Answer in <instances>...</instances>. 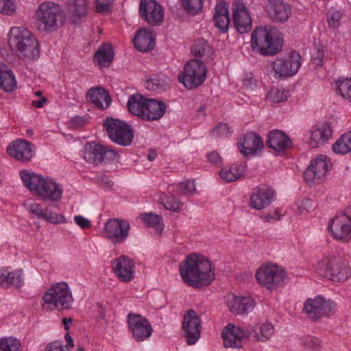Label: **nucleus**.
<instances>
[{"mask_svg": "<svg viewBox=\"0 0 351 351\" xmlns=\"http://www.w3.org/2000/svg\"><path fill=\"white\" fill-rule=\"evenodd\" d=\"M180 273L186 284L196 288L209 285L215 276L210 262L195 254L188 256L180 264Z\"/></svg>", "mask_w": 351, "mask_h": 351, "instance_id": "f257e3e1", "label": "nucleus"}, {"mask_svg": "<svg viewBox=\"0 0 351 351\" xmlns=\"http://www.w3.org/2000/svg\"><path fill=\"white\" fill-rule=\"evenodd\" d=\"M8 42L10 49L22 61L31 63L38 59V41L27 29L21 27H12L8 34Z\"/></svg>", "mask_w": 351, "mask_h": 351, "instance_id": "f03ea898", "label": "nucleus"}, {"mask_svg": "<svg viewBox=\"0 0 351 351\" xmlns=\"http://www.w3.org/2000/svg\"><path fill=\"white\" fill-rule=\"evenodd\" d=\"M282 39L278 29L271 25L256 27L251 36L253 50L263 56H274L282 47Z\"/></svg>", "mask_w": 351, "mask_h": 351, "instance_id": "7ed1b4c3", "label": "nucleus"}, {"mask_svg": "<svg viewBox=\"0 0 351 351\" xmlns=\"http://www.w3.org/2000/svg\"><path fill=\"white\" fill-rule=\"evenodd\" d=\"M20 175L24 185L36 195L51 201L61 198L62 190L52 180L26 171H21Z\"/></svg>", "mask_w": 351, "mask_h": 351, "instance_id": "20e7f679", "label": "nucleus"}, {"mask_svg": "<svg viewBox=\"0 0 351 351\" xmlns=\"http://www.w3.org/2000/svg\"><path fill=\"white\" fill-rule=\"evenodd\" d=\"M320 275L334 282H345L351 276L350 268L341 257H324L317 263Z\"/></svg>", "mask_w": 351, "mask_h": 351, "instance_id": "39448f33", "label": "nucleus"}, {"mask_svg": "<svg viewBox=\"0 0 351 351\" xmlns=\"http://www.w3.org/2000/svg\"><path fill=\"white\" fill-rule=\"evenodd\" d=\"M40 27L46 32H53L62 27L64 18L60 5L52 1L41 3L36 12Z\"/></svg>", "mask_w": 351, "mask_h": 351, "instance_id": "423d86ee", "label": "nucleus"}, {"mask_svg": "<svg viewBox=\"0 0 351 351\" xmlns=\"http://www.w3.org/2000/svg\"><path fill=\"white\" fill-rule=\"evenodd\" d=\"M43 300L50 308L57 310H66L71 307L73 302L71 291L67 283L58 282L51 287L44 294Z\"/></svg>", "mask_w": 351, "mask_h": 351, "instance_id": "0eeeda50", "label": "nucleus"}, {"mask_svg": "<svg viewBox=\"0 0 351 351\" xmlns=\"http://www.w3.org/2000/svg\"><path fill=\"white\" fill-rule=\"evenodd\" d=\"M207 69L202 62L193 59L185 65L179 81L188 89H193L200 86L206 80Z\"/></svg>", "mask_w": 351, "mask_h": 351, "instance_id": "6e6552de", "label": "nucleus"}, {"mask_svg": "<svg viewBox=\"0 0 351 351\" xmlns=\"http://www.w3.org/2000/svg\"><path fill=\"white\" fill-rule=\"evenodd\" d=\"M104 126L113 142L123 146L132 143L134 134L130 125L119 119L108 117L104 121Z\"/></svg>", "mask_w": 351, "mask_h": 351, "instance_id": "1a4fd4ad", "label": "nucleus"}, {"mask_svg": "<svg viewBox=\"0 0 351 351\" xmlns=\"http://www.w3.org/2000/svg\"><path fill=\"white\" fill-rule=\"evenodd\" d=\"M257 282L269 289H275L280 286L285 278L283 268L275 264H266L261 266L256 272Z\"/></svg>", "mask_w": 351, "mask_h": 351, "instance_id": "9d476101", "label": "nucleus"}, {"mask_svg": "<svg viewBox=\"0 0 351 351\" xmlns=\"http://www.w3.org/2000/svg\"><path fill=\"white\" fill-rule=\"evenodd\" d=\"M336 304L330 300L322 296L308 298L304 303L303 311L307 316L313 320L323 317H329L335 313Z\"/></svg>", "mask_w": 351, "mask_h": 351, "instance_id": "9b49d317", "label": "nucleus"}, {"mask_svg": "<svg viewBox=\"0 0 351 351\" xmlns=\"http://www.w3.org/2000/svg\"><path fill=\"white\" fill-rule=\"evenodd\" d=\"M328 230L337 240L343 242L351 240V206L346 208L342 214L330 219Z\"/></svg>", "mask_w": 351, "mask_h": 351, "instance_id": "f8f14e48", "label": "nucleus"}, {"mask_svg": "<svg viewBox=\"0 0 351 351\" xmlns=\"http://www.w3.org/2000/svg\"><path fill=\"white\" fill-rule=\"evenodd\" d=\"M130 230L129 221L119 218L110 219L104 226L106 238L114 244H119L125 241L129 236Z\"/></svg>", "mask_w": 351, "mask_h": 351, "instance_id": "ddd939ff", "label": "nucleus"}, {"mask_svg": "<svg viewBox=\"0 0 351 351\" xmlns=\"http://www.w3.org/2000/svg\"><path fill=\"white\" fill-rule=\"evenodd\" d=\"M138 14L151 26L160 25L164 19L162 7L156 0H140Z\"/></svg>", "mask_w": 351, "mask_h": 351, "instance_id": "4468645a", "label": "nucleus"}, {"mask_svg": "<svg viewBox=\"0 0 351 351\" xmlns=\"http://www.w3.org/2000/svg\"><path fill=\"white\" fill-rule=\"evenodd\" d=\"M300 53L293 51L287 59H277L271 63V67L279 77H287L295 75L301 66Z\"/></svg>", "mask_w": 351, "mask_h": 351, "instance_id": "2eb2a0df", "label": "nucleus"}, {"mask_svg": "<svg viewBox=\"0 0 351 351\" xmlns=\"http://www.w3.org/2000/svg\"><path fill=\"white\" fill-rule=\"evenodd\" d=\"M128 325L132 337L138 341L148 339L152 334L153 328L149 321L141 315L129 313Z\"/></svg>", "mask_w": 351, "mask_h": 351, "instance_id": "dca6fc26", "label": "nucleus"}, {"mask_svg": "<svg viewBox=\"0 0 351 351\" xmlns=\"http://www.w3.org/2000/svg\"><path fill=\"white\" fill-rule=\"evenodd\" d=\"M264 9L269 19L274 23H283L291 15V8L283 0H265Z\"/></svg>", "mask_w": 351, "mask_h": 351, "instance_id": "f3484780", "label": "nucleus"}, {"mask_svg": "<svg viewBox=\"0 0 351 351\" xmlns=\"http://www.w3.org/2000/svg\"><path fill=\"white\" fill-rule=\"evenodd\" d=\"M182 328L187 343L195 344L200 337L201 319L194 310L190 309L185 313Z\"/></svg>", "mask_w": 351, "mask_h": 351, "instance_id": "a211bd4d", "label": "nucleus"}, {"mask_svg": "<svg viewBox=\"0 0 351 351\" xmlns=\"http://www.w3.org/2000/svg\"><path fill=\"white\" fill-rule=\"evenodd\" d=\"M328 170L326 156L319 155L311 161V165L304 172V178L308 183H319L324 180Z\"/></svg>", "mask_w": 351, "mask_h": 351, "instance_id": "6ab92c4d", "label": "nucleus"}, {"mask_svg": "<svg viewBox=\"0 0 351 351\" xmlns=\"http://www.w3.org/2000/svg\"><path fill=\"white\" fill-rule=\"evenodd\" d=\"M233 23L235 29L240 34H245L252 28V19L247 8L240 1H235L232 3Z\"/></svg>", "mask_w": 351, "mask_h": 351, "instance_id": "aec40b11", "label": "nucleus"}, {"mask_svg": "<svg viewBox=\"0 0 351 351\" xmlns=\"http://www.w3.org/2000/svg\"><path fill=\"white\" fill-rule=\"evenodd\" d=\"M8 154L21 162H29L33 156V145L23 139L13 141L7 148Z\"/></svg>", "mask_w": 351, "mask_h": 351, "instance_id": "412c9836", "label": "nucleus"}, {"mask_svg": "<svg viewBox=\"0 0 351 351\" xmlns=\"http://www.w3.org/2000/svg\"><path fill=\"white\" fill-rule=\"evenodd\" d=\"M112 269L117 277L122 282H128L134 278V263L126 256H121L112 262Z\"/></svg>", "mask_w": 351, "mask_h": 351, "instance_id": "4be33fe9", "label": "nucleus"}, {"mask_svg": "<svg viewBox=\"0 0 351 351\" xmlns=\"http://www.w3.org/2000/svg\"><path fill=\"white\" fill-rule=\"evenodd\" d=\"M226 303L230 313L234 315L246 314L254 307L252 298L237 296L234 294H228L226 297Z\"/></svg>", "mask_w": 351, "mask_h": 351, "instance_id": "5701e85b", "label": "nucleus"}, {"mask_svg": "<svg viewBox=\"0 0 351 351\" xmlns=\"http://www.w3.org/2000/svg\"><path fill=\"white\" fill-rule=\"evenodd\" d=\"M251 336L250 330H244L232 324H228L222 333L223 345L226 348H238L242 339H250Z\"/></svg>", "mask_w": 351, "mask_h": 351, "instance_id": "b1692460", "label": "nucleus"}, {"mask_svg": "<svg viewBox=\"0 0 351 351\" xmlns=\"http://www.w3.org/2000/svg\"><path fill=\"white\" fill-rule=\"evenodd\" d=\"M274 193L268 187L258 186L253 189L250 205L252 208L261 210L267 207L273 201Z\"/></svg>", "mask_w": 351, "mask_h": 351, "instance_id": "393cba45", "label": "nucleus"}, {"mask_svg": "<svg viewBox=\"0 0 351 351\" xmlns=\"http://www.w3.org/2000/svg\"><path fill=\"white\" fill-rule=\"evenodd\" d=\"M332 130L328 123L316 125L311 131L309 146L317 148L324 145L332 137Z\"/></svg>", "mask_w": 351, "mask_h": 351, "instance_id": "a878e982", "label": "nucleus"}, {"mask_svg": "<svg viewBox=\"0 0 351 351\" xmlns=\"http://www.w3.org/2000/svg\"><path fill=\"white\" fill-rule=\"evenodd\" d=\"M166 109L167 106L162 101L147 99L145 114H143V120L147 121L159 120L165 114Z\"/></svg>", "mask_w": 351, "mask_h": 351, "instance_id": "bb28decb", "label": "nucleus"}, {"mask_svg": "<svg viewBox=\"0 0 351 351\" xmlns=\"http://www.w3.org/2000/svg\"><path fill=\"white\" fill-rule=\"evenodd\" d=\"M135 48L142 52L152 50L155 45V39L151 32L147 28L139 29L133 39Z\"/></svg>", "mask_w": 351, "mask_h": 351, "instance_id": "cd10ccee", "label": "nucleus"}, {"mask_svg": "<svg viewBox=\"0 0 351 351\" xmlns=\"http://www.w3.org/2000/svg\"><path fill=\"white\" fill-rule=\"evenodd\" d=\"M240 144L242 147L241 152L244 156L256 154L264 146L262 138L254 132L245 134Z\"/></svg>", "mask_w": 351, "mask_h": 351, "instance_id": "c85d7f7f", "label": "nucleus"}, {"mask_svg": "<svg viewBox=\"0 0 351 351\" xmlns=\"http://www.w3.org/2000/svg\"><path fill=\"white\" fill-rule=\"evenodd\" d=\"M86 99L95 107L104 109L107 108L111 103V97L104 88L101 87L92 88L86 94Z\"/></svg>", "mask_w": 351, "mask_h": 351, "instance_id": "c756f323", "label": "nucleus"}, {"mask_svg": "<svg viewBox=\"0 0 351 351\" xmlns=\"http://www.w3.org/2000/svg\"><path fill=\"white\" fill-rule=\"evenodd\" d=\"M266 144L274 151L281 152L289 147L291 142L284 132L273 130L269 133Z\"/></svg>", "mask_w": 351, "mask_h": 351, "instance_id": "7c9ffc66", "label": "nucleus"}, {"mask_svg": "<svg viewBox=\"0 0 351 351\" xmlns=\"http://www.w3.org/2000/svg\"><path fill=\"white\" fill-rule=\"evenodd\" d=\"M215 26L223 33L227 32L230 24L228 5L224 1L218 2L214 15Z\"/></svg>", "mask_w": 351, "mask_h": 351, "instance_id": "2f4dec72", "label": "nucleus"}, {"mask_svg": "<svg viewBox=\"0 0 351 351\" xmlns=\"http://www.w3.org/2000/svg\"><path fill=\"white\" fill-rule=\"evenodd\" d=\"M21 274V270L10 271L6 269H1L0 285L4 288H8L10 285L21 287L23 284Z\"/></svg>", "mask_w": 351, "mask_h": 351, "instance_id": "473e14b6", "label": "nucleus"}, {"mask_svg": "<svg viewBox=\"0 0 351 351\" xmlns=\"http://www.w3.org/2000/svg\"><path fill=\"white\" fill-rule=\"evenodd\" d=\"M103 145L94 142L86 143L83 149V157L88 162L97 165L102 162Z\"/></svg>", "mask_w": 351, "mask_h": 351, "instance_id": "72a5a7b5", "label": "nucleus"}, {"mask_svg": "<svg viewBox=\"0 0 351 351\" xmlns=\"http://www.w3.org/2000/svg\"><path fill=\"white\" fill-rule=\"evenodd\" d=\"M245 168L246 165L244 163H234L230 167L222 168L219 176L226 182H234L243 176Z\"/></svg>", "mask_w": 351, "mask_h": 351, "instance_id": "f704fd0d", "label": "nucleus"}, {"mask_svg": "<svg viewBox=\"0 0 351 351\" xmlns=\"http://www.w3.org/2000/svg\"><path fill=\"white\" fill-rule=\"evenodd\" d=\"M147 101V99L140 94L130 96L127 103L129 112L143 120V114H145Z\"/></svg>", "mask_w": 351, "mask_h": 351, "instance_id": "c9c22d12", "label": "nucleus"}, {"mask_svg": "<svg viewBox=\"0 0 351 351\" xmlns=\"http://www.w3.org/2000/svg\"><path fill=\"white\" fill-rule=\"evenodd\" d=\"M87 3L86 0H75L69 5L68 17L73 24L78 23L86 14Z\"/></svg>", "mask_w": 351, "mask_h": 351, "instance_id": "e433bc0d", "label": "nucleus"}, {"mask_svg": "<svg viewBox=\"0 0 351 351\" xmlns=\"http://www.w3.org/2000/svg\"><path fill=\"white\" fill-rule=\"evenodd\" d=\"M114 58V51L110 43L103 44L96 51L94 61L97 62L100 67L108 66Z\"/></svg>", "mask_w": 351, "mask_h": 351, "instance_id": "4c0bfd02", "label": "nucleus"}, {"mask_svg": "<svg viewBox=\"0 0 351 351\" xmlns=\"http://www.w3.org/2000/svg\"><path fill=\"white\" fill-rule=\"evenodd\" d=\"M16 87V82L12 71L5 64L0 63V88L10 92Z\"/></svg>", "mask_w": 351, "mask_h": 351, "instance_id": "58836bf2", "label": "nucleus"}, {"mask_svg": "<svg viewBox=\"0 0 351 351\" xmlns=\"http://www.w3.org/2000/svg\"><path fill=\"white\" fill-rule=\"evenodd\" d=\"M16 87V82L12 71L5 64L0 63V88L10 92Z\"/></svg>", "mask_w": 351, "mask_h": 351, "instance_id": "ea45409f", "label": "nucleus"}, {"mask_svg": "<svg viewBox=\"0 0 351 351\" xmlns=\"http://www.w3.org/2000/svg\"><path fill=\"white\" fill-rule=\"evenodd\" d=\"M332 150L337 154H346L351 152V130L344 133L332 145Z\"/></svg>", "mask_w": 351, "mask_h": 351, "instance_id": "a19ab883", "label": "nucleus"}, {"mask_svg": "<svg viewBox=\"0 0 351 351\" xmlns=\"http://www.w3.org/2000/svg\"><path fill=\"white\" fill-rule=\"evenodd\" d=\"M250 332L252 334L251 338L259 341H266L273 335L274 327L271 324H263L250 330Z\"/></svg>", "mask_w": 351, "mask_h": 351, "instance_id": "79ce46f5", "label": "nucleus"}, {"mask_svg": "<svg viewBox=\"0 0 351 351\" xmlns=\"http://www.w3.org/2000/svg\"><path fill=\"white\" fill-rule=\"evenodd\" d=\"M191 51L195 57H205V60L209 59L213 53V49L204 38H199L195 42Z\"/></svg>", "mask_w": 351, "mask_h": 351, "instance_id": "37998d69", "label": "nucleus"}, {"mask_svg": "<svg viewBox=\"0 0 351 351\" xmlns=\"http://www.w3.org/2000/svg\"><path fill=\"white\" fill-rule=\"evenodd\" d=\"M141 217L146 226L155 228L158 234L162 232L164 224L161 216L150 213L142 214Z\"/></svg>", "mask_w": 351, "mask_h": 351, "instance_id": "c03bdc74", "label": "nucleus"}, {"mask_svg": "<svg viewBox=\"0 0 351 351\" xmlns=\"http://www.w3.org/2000/svg\"><path fill=\"white\" fill-rule=\"evenodd\" d=\"M336 86L337 93L344 99L351 101V79L338 80Z\"/></svg>", "mask_w": 351, "mask_h": 351, "instance_id": "a18cd8bd", "label": "nucleus"}, {"mask_svg": "<svg viewBox=\"0 0 351 351\" xmlns=\"http://www.w3.org/2000/svg\"><path fill=\"white\" fill-rule=\"evenodd\" d=\"M182 4L188 14L196 15L202 10L203 0H182Z\"/></svg>", "mask_w": 351, "mask_h": 351, "instance_id": "49530a36", "label": "nucleus"}, {"mask_svg": "<svg viewBox=\"0 0 351 351\" xmlns=\"http://www.w3.org/2000/svg\"><path fill=\"white\" fill-rule=\"evenodd\" d=\"M164 207L169 210L178 211L181 210L183 203L178 200L173 195H166L161 199Z\"/></svg>", "mask_w": 351, "mask_h": 351, "instance_id": "de8ad7c7", "label": "nucleus"}, {"mask_svg": "<svg viewBox=\"0 0 351 351\" xmlns=\"http://www.w3.org/2000/svg\"><path fill=\"white\" fill-rule=\"evenodd\" d=\"M21 343L19 340L12 338L0 339V351H20Z\"/></svg>", "mask_w": 351, "mask_h": 351, "instance_id": "09e8293b", "label": "nucleus"}, {"mask_svg": "<svg viewBox=\"0 0 351 351\" xmlns=\"http://www.w3.org/2000/svg\"><path fill=\"white\" fill-rule=\"evenodd\" d=\"M267 98L274 103H279L287 100V93L284 90L273 88L267 95Z\"/></svg>", "mask_w": 351, "mask_h": 351, "instance_id": "8fccbe9b", "label": "nucleus"}, {"mask_svg": "<svg viewBox=\"0 0 351 351\" xmlns=\"http://www.w3.org/2000/svg\"><path fill=\"white\" fill-rule=\"evenodd\" d=\"M195 185L193 180H187L178 184V191L179 194L188 195L195 192Z\"/></svg>", "mask_w": 351, "mask_h": 351, "instance_id": "3c124183", "label": "nucleus"}, {"mask_svg": "<svg viewBox=\"0 0 351 351\" xmlns=\"http://www.w3.org/2000/svg\"><path fill=\"white\" fill-rule=\"evenodd\" d=\"M43 219L54 224L63 223L66 221L64 215L48 210L47 208H46L45 217Z\"/></svg>", "mask_w": 351, "mask_h": 351, "instance_id": "603ef678", "label": "nucleus"}, {"mask_svg": "<svg viewBox=\"0 0 351 351\" xmlns=\"http://www.w3.org/2000/svg\"><path fill=\"white\" fill-rule=\"evenodd\" d=\"M167 85L164 82H161L159 80L154 78L146 82V88L148 90L155 92H162L165 90Z\"/></svg>", "mask_w": 351, "mask_h": 351, "instance_id": "864d4df0", "label": "nucleus"}, {"mask_svg": "<svg viewBox=\"0 0 351 351\" xmlns=\"http://www.w3.org/2000/svg\"><path fill=\"white\" fill-rule=\"evenodd\" d=\"M15 5L11 0H0V13L10 15L14 12Z\"/></svg>", "mask_w": 351, "mask_h": 351, "instance_id": "5fc2aeb1", "label": "nucleus"}, {"mask_svg": "<svg viewBox=\"0 0 351 351\" xmlns=\"http://www.w3.org/2000/svg\"><path fill=\"white\" fill-rule=\"evenodd\" d=\"M27 210L34 215L39 219L45 217L46 209H43L42 206L37 203H32L27 205Z\"/></svg>", "mask_w": 351, "mask_h": 351, "instance_id": "6e6d98bb", "label": "nucleus"}, {"mask_svg": "<svg viewBox=\"0 0 351 351\" xmlns=\"http://www.w3.org/2000/svg\"><path fill=\"white\" fill-rule=\"evenodd\" d=\"M341 13L339 11H331L328 14V23L330 27H337L340 24Z\"/></svg>", "mask_w": 351, "mask_h": 351, "instance_id": "4d7b16f0", "label": "nucleus"}, {"mask_svg": "<svg viewBox=\"0 0 351 351\" xmlns=\"http://www.w3.org/2000/svg\"><path fill=\"white\" fill-rule=\"evenodd\" d=\"M230 128L226 123H221L214 128L213 132L217 136H228L231 134Z\"/></svg>", "mask_w": 351, "mask_h": 351, "instance_id": "13d9d810", "label": "nucleus"}, {"mask_svg": "<svg viewBox=\"0 0 351 351\" xmlns=\"http://www.w3.org/2000/svg\"><path fill=\"white\" fill-rule=\"evenodd\" d=\"M102 162H109L118 156V154L113 149L103 146L102 151Z\"/></svg>", "mask_w": 351, "mask_h": 351, "instance_id": "bf43d9fd", "label": "nucleus"}, {"mask_svg": "<svg viewBox=\"0 0 351 351\" xmlns=\"http://www.w3.org/2000/svg\"><path fill=\"white\" fill-rule=\"evenodd\" d=\"M45 351H69L67 346H64L60 341H55L48 343Z\"/></svg>", "mask_w": 351, "mask_h": 351, "instance_id": "052dcab7", "label": "nucleus"}, {"mask_svg": "<svg viewBox=\"0 0 351 351\" xmlns=\"http://www.w3.org/2000/svg\"><path fill=\"white\" fill-rule=\"evenodd\" d=\"M95 11L98 13L106 14L110 11L111 3H103L98 0L94 1Z\"/></svg>", "mask_w": 351, "mask_h": 351, "instance_id": "680f3d73", "label": "nucleus"}, {"mask_svg": "<svg viewBox=\"0 0 351 351\" xmlns=\"http://www.w3.org/2000/svg\"><path fill=\"white\" fill-rule=\"evenodd\" d=\"M304 346L310 350H317L319 346V341L317 339L308 337L304 340Z\"/></svg>", "mask_w": 351, "mask_h": 351, "instance_id": "e2e57ef3", "label": "nucleus"}, {"mask_svg": "<svg viewBox=\"0 0 351 351\" xmlns=\"http://www.w3.org/2000/svg\"><path fill=\"white\" fill-rule=\"evenodd\" d=\"M208 160L213 165H220L222 159L219 154L216 152H211L207 155Z\"/></svg>", "mask_w": 351, "mask_h": 351, "instance_id": "0e129e2a", "label": "nucleus"}, {"mask_svg": "<svg viewBox=\"0 0 351 351\" xmlns=\"http://www.w3.org/2000/svg\"><path fill=\"white\" fill-rule=\"evenodd\" d=\"M74 220L75 223L82 228H88L90 226V221L83 216H75Z\"/></svg>", "mask_w": 351, "mask_h": 351, "instance_id": "69168bd1", "label": "nucleus"}, {"mask_svg": "<svg viewBox=\"0 0 351 351\" xmlns=\"http://www.w3.org/2000/svg\"><path fill=\"white\" fill-rule=\"evenodd\" d=\"M312 207L313 202L308 199H306L302 200V202L300 203V205L298 206V210L302 213L304 211H308V210Z\"/></svg>", "mask_w": 351, "mask_h": 351, "instance_id": "338daca9", "label": "nucleus"}, {"mask_svg": "<svg viewBox=\"0 0 351 351\" xmlns=\"http://www.w3.org/2000/svg\"><path fill=\"white\" fill-rule=\"evenodd\" d=\"M324 58V51L322 49H317L316 53L313 57V62L317 66L322 65V59Z\"/></svg>", "mask_w": 351, "mask_h": 351, "instance_id": "774afa93", "label": "nucleus"}]
</instances>
